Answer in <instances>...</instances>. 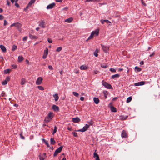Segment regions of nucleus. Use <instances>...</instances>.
I'll use <instances>...</instances> for the list:
<instances>
[{
	"label": "nucleus",
	"instance_id": "nucleus-50",
	"mask_svg": "<svg viewBox=\"0 0 160 160\" xmlns=\"http://www.w3.org/2000/svg\"><path fill=\"white\" fill-rule=\"evenodd\" d=\"M4 18V17L2 15H0V20H2Z\"/></svg>",
	"mask_w": 160,
	"mask_h": 160
},
{
	"label": "nucleus",
	"instance_id": "nucleus-19",
	"mask_svg": "<svg viewBox=\"0 0 160 160\" xmlns=\"http://www.w3.org/2000/svg\"><path fill=\"white\" fill-rule=\"evenodd\" d=\"M120 76V75L118 74H116L112 76L111 78L112 79H114L115 78H118Z\"/></svg>",
	"mask_w": 160,
	"mask_h": 160
},
{
	"label": "nucleus",
	"instance_id": "nucleus-51",
	"mask_svg": "<svg viewBox=\"0 0 160 160\" xmlns=\"http://www.w3.org/2000/svg\"><path fill=\"white\" fill-rule=\"evenodd\" d=\"M4 23L3 25L4 26H5L7 24L8 22H7V21L5 20H4Z\"/></svg>",
	"mask_w": 160,
	"mask_h": 160
},
{
	"label": "nucleus",
	"instance_id": "nucleus-10",
	"mask_svg": "<svg viewBox=\"0 0 160 160\" xmlns=\"http://www.w3.org/2000/svg\"><path fill=\"white\" fill-rule=\"evenodd\" d=\"M48 49H47L44 51V54L42 57L43 58L45 59L48 54Z\"/></svg>",
	"mask_w": 160,
	"mask_h": 160
},
{
	"label": "nucleus",
	"instance_id": "nucleus-16",
	"mask_svg": "<svg viewBox=\"0 0 160 160\" xmlns=\"http://www.w3.org/2000/svg\"><path fill=\"white\" fill-rule=\"evenodd\" d=\"M93 157L95 158V160H100L99 155L95 152L93 154Z\"/></svg>",
	"mask_w": 160,
	"mask_h": 160
},
{
	"label": "nucleus",
	"instance_id": "nucleus-61",
	"mask_svg": "<svg viewBox=\"0 0 160 160\" xmlns=\"http://www.w3.org/2000/svg\"><path fill=\"white\" fill-rule=\"evenodd\" d=\"M142 1V4L145 6H146V4L142 0H141Z\"/></svg>",
	"mask_w": 160,
	"mask_h": 160
},
{
	"label": "nucleus",
	"instance_id": "nucleus-27",
	"mask_svg": "<svg viewBox=\"0 0 160 160\" xmlns=\"http://www.w3.org/2000/svg\"><path fill=\"white\" fill-rule=\"evenodd\" d=\"M50 142L51 144L52 145H54L56 143V142L54 140V139L52 138H51L50 139Z\"/></svg>",
	"mask_w": 160,
	"mask_h": 160
},
{
	"label": "nucleus",
	"instance_id": "nucleus-53",
	"mask_svg": "<svg viewBox=\"0 0 160 160\" xmlns=\"http://www.w3.org/2000/svg\"><path fill=\"white\" fill-rule=\"evenodd\" d=\"M48 42L49 43H51L52 42V40L49 38H48Z\"/></svg>",
	"mask_w": 160,
	"mask_h": 160
},
{
	"label": "nucleus",
	"instance_id": "nucleus-7",
	"mask_svg": "<svg viewBox=\"0 0 160 160\" xmlns=\"http://www.w3.org/2000/svg\"><path fill=\"white\" fill-rule=\"evenodd\" d=\"M121 137L122 138H126L128 137V135L126 132L125 130H123L121 133Z\"/></svg>",
	"mask_w": 160,
	"mask_h": 160
},
{
	"label": "nucleus",
	"instance_id": "nucleus-6",
	"mask_svg": "<svg viewBox=\"0 0 160 160\" xmlns=\"http://www.w3.org/2000/svg\"><path fill=\"white\" fill-rule=\"evenodd\" d=\"M42 77H38L36 81V84L37 85L40 84L42 82Z\"/></svg>",
	"mask_w": 160,
	"mask_h": 160
},
{
	"label": "nucleus",
	"instance_id": "nucleus-30",
	"mask_svg": "<svg viewBox=\"0 0 160 160\" xmlns=\"http://www.w3.org/2000/svg\"><path fill=\"white\" fill-rule=\"evenodd\" d=\"M103 93L104 94V96L105 98H107V94L108 93V92L106 91H103Z\"/></svg>",
	"mask_w": 160,
	"mask_h": 160
},
{
	"label": "nucleus",
	"instance_id": "nucleus-25",
	"mask_svg": "<svg viewBox=\"0 0 160 160\" xmlns=\"http://www.w3.org/2000/svg\"><path fill=\"white\" fill-rule=\"evenodd\" d=\"M23 59V58L21 56H19L18 57V62H21Z\"/></svg>",
	"mask_w": 160,
	"mask_h": 160
},
{
	"label": "nucleus",
	"instance_id": "nucleus-40",
	"mask_svg": "<svg viewBox=\"0 0 160 160\" xmlns=\"http://www.w3.org/2000/svg\"><path fill=\"white\" fill-rule=\"evenodd\" d=\"M62 49V47H61L58 48L56 50V52H59L61 51Z\"/></svg>",
	"mask_w": 160,
	"mask_h": 160
},
{
	"label": "nucleus",
	"instance_id": "nucleus-23",
	"mask_svg": "<svg viewBox=\"0 0 160 160\" xmlns=\"http://www.w3.org/2000/svg\"><path fill=\"white\" fill-rule=\"evenodd\" d=\"M110 109L111 110L112 112H117L116 108L113 106H112L111 107Z\"/></svg>",
	"mask_w": 160,
	"mask_h": 160
},
{
	"label": "nucleus",
	"instance_id": "nucleus-56",
	"mask_svg": "<svg viewBox=\"0 0 160 160\" xmlns=\"http://www.w3.org/2000/svg\"><path fill=\"white\" fill-rule=\"evenodd\" d=\"M27 39H28V37L27 36L23 38V41H26L27 40Z\"/></svg>",
	"mask_w": 160,
	"mask_h": 160
},
{
	"label": "nucleus",
	"instance_id": "nucleus-18",
	"mask_svg": "<svg viewBox=\"0 0 160 160\" xmlns=\"http://www.w3.org/2000/svg\"><path fill=\"white\" fill-rule=\"evenodd\" d=\"M15 26L14 27H16L18 28H21L22 26V25L20 23L18 22L14 23Z\"/></svg>",
	"mask_w": 160,
	"mask_h": 160
},
{
	"label": "nucleus",
	"instance_id": "nucleus-14",
	"mask_svg": "<svg viewBox=\"0 0 160 160\" xmlns=\"http://www.w3.org/2000/svg\"><path fill=\"white\" fill-rule=\"evenodd\" d=\"M52 108L55 111H58L59 110L58 107L55 105L52 106Z\"/></svg>",
	"mask_w": 160,
	"mask_h": 160
},
{
	"label": "nucleus",
	"instance_id": "nucleus-28",
	"mask_svg": "<svg viewBox=\"0 0 160 160\" xmlns=\"http://www.w3.org/2000/svg\"><path fill=\"white\" fill-rule=\"evenodd\" d=\"M54 98H55V101H57L58 100V98H59V97H58V94H55L54 95Z\"/></svg>",
	"mask_w": 160,
	"mask_h": 160
},
{
	"label": "nucleus",
	"instance_id": "nucleus-26",
	"mask_svg": "<svg viewBox=\"0 0 160 160\" xmlns=\"http://www.w3.org/2000/svg\"><path fill=\"white\" fill-rule=\"evenodd\" d=\"M98 49L97 48L95 50V51L93 53V54L96 57H97L98 56Z\"/></svg>",
	"mask_w": 160,
	"mask_h": 160
},
{
	"label": "nucleus",
	"instance_id": "nucleus-37",
	"mask_svg": "<svg viewBox=\"0 0 160 160\" xmlns=\"http://www.w3.org/2000/svg\"><path fill=\"white\" fill-rule=\"evenodd\" d=\"M37 87L40 90H44L42 86H38Z\"/></svg>",
	"mask_w": 160,
	"mask_h": 160
},
{
	"label": "nucleus",
	"instance_id": "nucleus-2",
	"mask_svg": "<svg viewBox=\"0 0 160 160\" xmlns=\"http://www.w3.org/2000/svg\"><path fill=\"white\" fill-rule=\"evenodd\" d=\"M102 85L106 88L108 89H112V87L110 84L103 80L102 82Z\"/></svg>",
	"mask_w": 160,
	"mask_h": 160
},
{
	"label": "nucleus",
	"instance_id": "nucleus-58",
	"mask_svg": "<svg viewBox=\"0 0 160 160\" xmlns=\"http://www.w3.org/2000/svg\"><path fill=\"white\" fill-rule=\"evenodd\" d=\"M80 100L82 101H83L84 100V98L83 97H81L80 98Z\"/></svg>",
	"mask_w": 160,
	"mask_h": 160
},
{
	"label": "nucleus",
	"instance_id": "nucleus-33",
	"mask_svg": "<svg viewBox=\"0 0 160 160\" xmlns=\"http://www.w3.org/2000/svg\"><path fill=\"white\" fill-rule=\"evenodd\" d=\"M72 93H73V94L74 95V96H75V97H78L79 94L78 92H72Z\"/></svg>",
	"mask_w": 160,
	"mask_h": 160
},
{
	"label": "nucleus",
	"instance_id": "nucleus-54",
	"mask_svg": "<svg viewBox=\"0 0 160 160\" xmlns=\"http://www.w3.org/2000/svg\"><path fill=\"white\" fill-rule=\"evenodd\" d=\"M48 68L50 70H52L53 69V68H52V66L51 65H49L48 66Z\"/></svg>",
	"mask_w": 160,
	"mask_h": 160
},
{
	"label": "nucleus",
	"instance_id": "nucleus-22",
	"mask_svg": "<svg viewBox=\"0 0 160 160\" xmlns=\"http://www.w3.org/2000/svg\"><path fill=\"white\" fill-rule=\"evenodd\" d=\"M101 23L102 24H104V22H106L107 23H110V22L108 20L101 19Z\"/></svg>",
	"mask_w": 160,
	"mask_h": 160
},
{
	"label": "nucleus",
	"instance_id": "nucleus-39",
	"mask_svg": "<svg viewBox=\"0 0 160 160\" xmlns=\"http://www.w3.org/2000/svg\"><path fill=\"white\" fill-rule=\"evenodd\" d=\"M101 67L103 68H107L108 66L107 65L105 64L101 65Z\"/></svg>",
	"mask_w": 160,
	"mask_h": 160
},
{
	"label": "nucleus",
	"instance_id": "nucleus-31",
	"mask_svg": "<svg viewBox=\"0 0 160 160\" xmlns=\"http://www.w3.org/2000/svg\"><path fill=\"white\" fill-rule=\"evenodd\" d=\"M132 99V97H128L127 99V102H131Z\"/></svg>",
	"mask_w": 160,
	"mask_h": 160
},
{
	"label": "nucleus",
	"instance_id": "nucleus-8",
	"mask_svg": "<svg viewBox=\"0 0 160 160\" xmlns=\"http://www.w3.org/2000/svg\"><path fill=\"white\" fill-rule=\"evenodd\" d=\"M145 83V82L144 81H141L135 83L134 85L135 86H141L144 85Z\"/></svg>",
	"mask_w": 160,
	"mask_h": 160
},
{
	"label": "nucleus",
	"instance_id": "nucleus-24",
	"mask_svg": "<svg viewBox=\"0 0 160 160\" xmlns=\"http://www.w3.org/2000/svg\"><path fill=\"white\" fill-rule=\"evenodd\" d=\"M29 37L31 39H36L38 38L37 36H34V35H31V34H29Z\"/></svg>",
	"mask_w": 160,
	"mask_h": 160
},
{
	"label": "nucleus",
	"instance_id": "nucleus-46",
	"mask_svg": "<svg viewBox=\"0 0 160 160\" xmlns=\"http://www.w3.org/2000/svg\"><path fill=\"white\" fill-rule=\"evenodd\" d=\"M65 21L66 22L70 23V18H68V19L65 20Z\"/></svg>",
	"mask_w": 160,
	"mask_h": 160
},
{
	"label": "nucleus",
	"instance_id": "nucleus-5",
	"mask_svg": "<svg viewBox=\"0 0 160 160\" xmlns=\"http://www.w3.org/2000/svg\"><path fill=\"white\" fill-rule=\"evenodd\" d=\"M39 26L41 27L42 28H45L46 27L45 22L43 20H41L39 22Z\"/></svg>",
	"mask_w": 160,
	"mask_h": 160
},
{
	"label": "nucleus",
	"instance_id": "nucleus-52",
	"mask_svg": "<svg viewBox=\"0 0 160 160\" xmlns=\"http://www.w3.org/2000/svg\"><path fill=\"white\" fill-rule=\"evenodd\" d=\"M10 80V77H7L6 78L5 80L7 81V82L8 81Z\"/></svg>",
	"mask_w": 160,
	"mask_h": 160
},
{
	"label": "nucleus",
	"instance_id": "nucleus-3",
	"mask_svg": "<svg viewBox=\"0 0 160 160\" xmlns=\"http://www.w3.org/2000/svg\"><path fill=\"white\" fill-rule=\"evenodd\" d=\"M63 148L62 146H61L57 149L55 151L53 154V156L55 157L57 155L60 153L61 151L62 150Z\"/></svg>",
	"mask_w": 160,
	"mask_h": 160
},
{
	"label": "nucleus",
	"instance_id": "nucleus-4",
	"mask_svg": "<svg viewBox=\"0 0 160 160\" xmlns=\"http://www.w3.org/2000/svg\"><path fill=\"white\" fill-rule=\"evenodd\" d=\"M89 127V125L88 124H86L82 128L79 129L78 131L82 132H84L88 129Z\"/></svg>",
	"mask_w": 160,
	"mask_h": 160
},
{
	"label": "nucleus",
	"instance_id": "nucleus-59",
	"mask_svg": "<svg viewBox=\"0 0 160 160\" xmlns=\"http://www.w3.org/2000/svg\"><path fill=\"white\" fill-rule=\"evenodd\" d=\"M62 0H56L55 1L57 2H60L62 1Z\"/></svg>",
	"mask_w": 160,
	"mask_h": 160
},
{
	"label": "nucleus",
	"instance_id": "nucleus-42",
	"mask_svg": "<svg viewBox=\"0 0 160 160\" xmlns=\"http://www.w3.org/2000/svg\"><path fill=\"white\" fill-rule=\"evenodd\" d=\"M8 82H7V80H4V81H3L2 82V84L3 85H5L7 84Z\"/></svg>",
	"mask_w": 160,
	"mask_h": 160
},
{
	"label": "nucleus",
	"instance_id": "nucleus-13",
	"mask_svg": "<svg viewBox=\"0 0 160 160\" xmlns=\"http://www.w3.org/2000/svg\"><path fill=\"white\" fill-rule=\"evenodd\" d=\"M55 5L54 3H53L48 5L47 7V9H50L52 8Z\"/></svg>",
	"mask_w": 160,
	"mask_h": 160
},
{
	"label": "nucleus",
	"instance_id": "nucleus-35",
	"mask_svg": "<svg viewBox=\"0 0 160 160\" xmlns=\"http://www.w3.org/2000/svg\"><path fill=\"white\" fill-rule=\"evenodd\" d=\"M135 69L138 72H140L141 71V68H139L138 66H136L135 67Z\"/></svg>",
	"mask_w": 160,
	"mask_h": 160
},
{
	"label": "nucleus",
	"instance_id": "nucleus-15",
	"mask_svg": "<svg viewBox=\"0 0 160 160\" xmlns=\"http://www.w3.org/2000/svg\"><path fill=\"white\" fill-rule=\"evenodd\" d=\"M53 113L51 112H50L48 113L47 117L51 120L53 118Z\"/></svg>",
	"mask_w": 160,
	"mask_h": 160
},
{
	"label": "nucleus",
	"instance_id": "nucleus-21",
	"mask_svg": "<svg viewBox=\"0 0 160 160\" xmlns=\"http://www.w3.org/2000/svg\"><path fill=\"white\" fill-rule=\"evenodd\" d=\"M80 68L81 70H85L87 69L88 67L85 65H82L80 67Z\"/></svg>",
	"mask_w": 160,
	"mask_h": 160
},
{
	"label": "nucleus",
	"instance_id": "nucleus-9",
	"mask_svg": "<svg viewBox=\"0 0 160 160\" xmlns=\"http://www.w3.org/2000/svg\"><path fill=\"white\" fill-rule=\"evenodd\" d=\"M101 46L104 52L106 53H107L108 50V47L106 46L103 45H101Z\"/></svg>",
	"mask_w": 160,
	"mask_h": 160
},
{
	"label": "nucleus",
	"instance_id": "nucleus-17",
	"mask_svg": "<svg viewBox=\"0 0 160 160\" xmlns=\"http://www.w3.org/2000/svg\"><path fill=\"white\" fill-rule=\"evenodd\" d=\"M0 48L3 52H6V49L3 45H0Z\"/></svg>",
	"mask_w": 160,
	"mask_h": 160
},
{
	"label": "nucleus",
	"instance_id": "nucleus-11",
	"mask_svg": "<svg viewBox=\"0 0 160 160\" xmlns=\"http://www.w3.org/2000/svg\"><path fill=\"white\" fill-rule=\"evenodd\" d=\"M72 119V121L75 123H78L80 121V119L78 117L73 118Z\"/></svg>",
	"mask_w": 160,
	"mask_h": 160
},
{
	"label": "nucleus",
	"instance_id": "nucleus-49",
	"mask_svg": "<svg viewBox=\"0 0 160 160\" xmlns=\"http://www.w3.org/2000/svg\"><path fill=\"white\" fill-rule=\"evenodd\" d=\"M5 93L4 91H2L1 94L2 96L3 97L5 96Z\"/></svg>",
	"mask_w": 160,
	"mask_h": 160
},
{
	"label": "nucleus",
	"instance_id": "nucleus-63",
	"mask_svg": "<svg viewBox=\"0 0 160 160\" xmlns=\"http://www.w3.org/2000/svg\"><path fill=\"white\" fill-rule=\"evenodd\" d=\"M14 26H15V24H14V23H13V24H12L10 25V27H12Z\"/></svg>",
	"mask_w": 160,
	"mask_h": 160
},
{
	"label": "nucleus",
	"instance_id": "nucleus-29",
	"mask_svg": "<svg viewBox=\"0 0 160 160\" xmlns=\"http://www.w3.org/2000/svg\"><path fill=\"white\" fill-rule=\"evenodd\" d=\"M26 80L24 78H22L21 81V84L22 85H24L26 82Z\"/></svg>",
	"mask_w": 160,
	"mask_h": 160
},
{
	"label": "nucleus",
	"instance_id": "nucleus-57",
	"mask_svg": "<svg viewBox=\"0 0 160 160\" xmlns=\"http://www.w3.org/2000/svg\"><path fill=\"white\" fill-rule=\"evenodd\" d=\"M7 4L8 6H9L10 5V3L8 0H7Z\"/></svg>",
	"mask_w": 160,
	"mask_h": 160
},
{
	"label": "nucleus",
	"instance_id": "nucleus-47",
	"mask_svg": "<svg viewBox=\"0 0 160 160\" xmlns=\"http://www.w3.org/2000/svg\"><path fill=\"white\" fill-rule=\"evenodd\" d=\"M44 143H45V144L48 147H50L49 144L47 141H46L45 142H44Z\"/></svg>",
	"mask_w": 160,
	"mask_h": 160
},
{
	"label": "nucleus",
	"instance_id": "nucleus-41",
	"mask_svg": "<svg viewBox=\"0 0 160 160\" xmlns=\"http://www.w3.org/2000/svg\"><path fill=\"white\" fill-rule=\"evenodd\" d=\"M128 117V116H121V119L123 120H125Z\"/></svg>",
	"mask_w": 160,
	"mask_h": 160
},
{
	"label": "nucleus",
	"instance_id": "nucleus-45",
	"mask_svg": "<svg viewBox=\"0 0 160 160\" xmlns=\"http://www.w3.org/2000/svg\"><path fill=\"white\" fill-rule=\"evenodd\" d=\"M72 134L73 135L75 136V137H77V133L75 132H72Z\"/></svg>",
	"mask_w": 160,
	"mask_h": 160
},
{
	"label": "nucleus",
	"instance_id": "nucleus-38",
	"mask_svg": "<svg viewBox=\"0 0 160 160\" xmlns=\"http://www.w3.org/2000/svg\"><path fill=\"white\" fill-rule=\"evenodd\" d=\"M17 48V46L15 45H13L12 47V51L15 50Z\"/></svg>",
	"mask_w": 160,
	"mask_h": 160
},
{
	"label": "nucleus",
	"instance_id": "nucleus-1",
	"mask_svg": "<svg viewBox=\"0 0 160 160\" xmlns=\"http://www.w3.org/2000/svg\"><path fill=\"white\" fill-rule=\"evenodd\" d=\"M99 32V30L98 29H97L95 30L92 31V32L91 33V35L88 38L87 40L92 38L93 37V36L94 35H96V36L98 35Z\"/></svg>",
	"mask_w": 160,
	"mask_h": 160
},
{
	"label": "nucleus",
	"instance_id": "nucleus-20",
	"mask_svg": "<svg viewBox=\"0 0 160 160\" xmlns=\"http://www.w3.org/2000/svg\"><path fill=\"white\" fill-rule=\"evenodd\" d=\"M93 101L96 104H98L99 101V99L98 98L96 97L94 98Z\"/></svg>",
	"mask_w": 160,
	"mask_h": 160
},
{
	"label": "nucleus",
	"instance_id": "nucleus-62",
	"mask_svg": "<svg viewBox=\"0 0 160 160\" xmlns=\"http://www.w3.org/2000/svg\"><path fill=\"white\" fill-rule=\"evenodd\" d=\"M12 67H13V68H15V69L17 67V66L15 65H13L12 66Z\"/></svg>",
	"mask_w": 160,
	"mask_h": 160
},
{
	"label": "nucleus",
	"instance_id": "nucleus-55",
	"mask_svg": "<svg viewBox=\"0 0 160 160\" xmlns=\"http://www.w3.org/2000/svg\"><path fill=\"white\" fill-rule=\"evenodd\" d=\"M15 5L17 7L19 8V5L17 2L15 3Z\"/></svg>",
	"mask_w": 160,
	"mask_h": 160
},
{
	"label": "nucleus",
	"instance_id": "nucleus-48",
	"mask_svg": "<svg viewBox=\"0 0 160 160\" xmlns=\"http://www.w3.org/2000/svg\"><path fill=\"white\" fill-rule=\"evenodd\" d=\"M33 3H34L32 1H30V2H29V3H28V6H30L31 5L33 4Z\"/></svg>",
	"mask_w": 160,
	"mask_h": 160
},
{
	"label": "nucleus",
	"instance_id": "nucleus-36",
	"mask_svg": "<svg viewBox=\"0 0 160 160\" xmlns=\"http://www.w3.org/2000/svg\"><path fill=\"white\" fill-rule=\"evenodd\" d=\"M10 71V70L9 69H6L4 70V72L5 73L7 74L9 73Z\"/></svg>",
	"mask_w": 160,
	"mask_h": 160
},
{
	"label": "nucleus",
	"instance_id": "nucleus-34",
	"mask_svg": "<svg viewBox=\"0 0 160 160\" xmlns=\"http://www.w3.org/2000/svg\"><path fill=\"white\" fill-rule=\"evenodd\" d=\"M57 127L56 126H55L54 127V129L53 131V132L52 133V134L53 135H54L57 132Z\"/></svg>",
	"mask_w": 160,
	"mask_h": 160
},
{
	"label": "nucleus",
	"instance_id": "nucleus-32",
	"mask_svg": "<svg viewBox=\"0 0 160 160\" xmlns=\"http://www.w3.org/2000/svg\"><path fill=\"white\" fill-rule=\"evenodd\" d=\"M51 120V119H50L49 118H48L47 117L45 118V119H44V121L45 122L47 123V122H49Z\"/></svg>",
	"mask_w": 160,
	"mask_h": 160
},
{
	"label": "nucleus",
	"instance_id": "nucleus-60",
	"mask_svg": "<svg viewBox=\"0 0 160 160\" xmlns=\"http://www.w3.org/2000/svg\"><path fill=\"white\" fill-rule=\"evenodd\" d=\"M155 54V53L154 52H152V53L150 54V55H149V57H152V56H153Z\"/></svg>",
	"mask_w": 160,
	"mask_h": 160
},
{
	"label": "nucleus",
	"instance_id": "nucleus-44",
	"mask_svg": "<svg viewBox=\"0 0 160 160\" xmlns=\"http://www.w3.org/2000/svg\"><path fill=\"white\" fill-rule=\"evenodd\" d=\"M20 137L21 139H25V137L22 135V132L20 134Z\"/></svg>",
	"mask_w": 160,
	"mask_h": 160
},
{
	"label": "nucleus",
	"instance_id": "nucleus-64",
	"mask_svg": "<svg viewBox=\"0 0 160 160\" xmlns=\"http://www.w3.org/2000/svg\"><path fill=\"white\" fill-rule=\"evenodd\" d=\"M140 63L141 65H143L144 64V62L143 61H142L140 62Z\"/></svg>",
	"mask_w": 160,
	"mask_h": 160
},
{
	"label": "nucleus",
	"instance_id": "nucleus-12",
	"mask_svg": "<svg viewBox=\"0 0 160 160\" xmlns=\"http://www.w3.org/2000/svg\"><path fill=\"white\" fill-rule=\"evenodd\" d=\"M38 157L40 160H44L46 157V154L43 153L42 155H40Z\"/></svg>",
	"mask_w": 160,
	"mask_h": 160
},
{
	"label": "nucleus",
	"instance_id": "nucleus-43",
	"mask_svg": "<svg viewBox=\"0 0 160 160\" xmlns=\"http://www.w3.org/2000/svg\"><path fill=\"white\" fill-rule=\"evenodd\" d=\"M109 70L112 72H115L116 71V69L113 68H111Z\"/></svg>",
	"mask_w": 160,
	"mask_h": 160
}]
</instances>
